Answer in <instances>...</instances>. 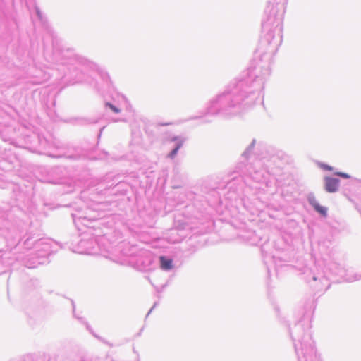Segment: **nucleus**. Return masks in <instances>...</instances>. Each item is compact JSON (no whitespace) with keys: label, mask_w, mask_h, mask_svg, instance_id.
Listing matches in <instances>:
<instances>
[{"label":"nucleus","mask_w":361,"mask_h":361,"mask_svg":"<svg viewBox=\"0 0 361 361\" xmlns=\"http://www.w3.org/2000/svg\"><path fill=\"white\" fill-rule=\"evenodd\" d=\"M339 180L331 177L325 178V189L329 192H335L338 190Z\"/></svg>","instance_id":"obj_1"},{"label":"nucleus","mask_w":361,"mask_h":361,"mask_svg":"<svg viewBox=\"0 0 361 361\" xmlns=\"http://www.w3.org/2000/svg\"><path fill=\"white\" fill-rule=\"evenodd\" d=\"M310 204L314 207V209L319 213L322 216H326L327 214V209L323 206H321L317 201L314 195H310L308 197Z\"/></svg>","instance_id":"obj_2"},{"label":"nucleus","mask_w":361,"mask_h":361,"mask_svg":"<svg viewBox=\"0 0 361 361\" xmlns=\"http://www.w3.org/2000/svg\"><path fill=\"white\" fill-rule=\"evenodd\" d=\"M161 268L164 270H169L173 268V261L172 259H167L166 257L161 256L159 257Z\"/></svg>","instance_id":"obj_3"},{"label":"nucleus","mask_w":361,"mask_h":361,"mask_svg":"<svg viewBox=\"0 0 361 361\" xmlns=\"http://www.w3.org/2000/svg\"><path fill=\"white\" fill-rule=\"evenodd\" d=\"M106 106H108L115 113L120 112V110L118 108H116V106H114L113 104H111L110 103H107Z\"/></svg>","instance_id":"obj_4"},{"label":"nucleus","mask_w":361,"mask_h":361,"mask_svg":"<svg viewBox=\"0 0 361 361\" xmlns=\"http://www.w3.org/2000/svg\"><path fill=\"white\" fill-rule=\"evenodd\" d=\"M181 145H178L170 154V157L173 158L176 153L178 152V149H180Z\"/></svg>","instance_id":"obj_5"},{"label":"nucleus","mask_w":361,"mask_h":361,"mask_svg":"<svg viewBox=\"0 0 361 361\" xmlns=\"http://www.w3.org/2000/svg\"><path fill=\"white\" fill-rule=\"evenodd\" d=\"M336 174L338 176H341L344 178H349L350 176L348 173H343V172H337Z\"/></svg>","instance_id":"obj_6"},{"label":"nucleus","mask_w":361,"mask_h":361,"mask_svg":"<svg viewBox=\"0 0 361 361\" xmlns=\"http://www.w3.org/2000/svg\"><path fill=\"white\" fill-rule=\"evenodd\" d=\"M322 167L324 169L328 170V171H332V169H333V168L331 166H328V165H323Z\"/></svg>","instance_id":"obj_7"}]
</instances>
